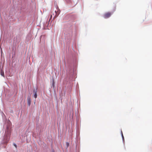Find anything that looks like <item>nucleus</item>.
<instances>
[{
	"label": "nucleus",
	"instance_id": "obj_9",
	"mask_svg": "<svg viewBox=\"0 0 152 152\" xmlns=\"http://www.w3.org/2000/svg\"><path fill=\"white\" fill-rule=\"evenodd\" d=\"M122 137H124V136H123V134H122Z\"/></svg>",
	"mask_w": 152,
	"mask_h": 152
},
{
	"label": "nucleus",
	"instance_id": "obj_11",
	"mask_svg": "<svg viewBox=\"0 0 152 152\" xmlns=\"http://www.w3.org/2000/svg\"><path fill=\"white\" fill-rule=\"evenodd\" d=\"M53 152H54V151H53Z\"/></svg>",
	"mask_w": 152,
	"mask_h": 152
},
{
	"label": "nucleus",
	"instance_id": "obj_5",
	"mask_svg": "<svg viewBox=\"0 0 152 152\" xmlns=\"http://www.w3.org/2000/svg\"><path fill=\"white\" fill-rule=\"evenodd\" d=\"M0 74L2 76L4 77V71L2 69H1V70Z\"/></svg>",
	"mask_w": 152,
	"mask_h": 152
},
{
	"label": "nucleus",
	"instance_id": "obj_7",
	"mask_svg": "<svg viewBox=\"0 0 152 152\" xmlns=\"http://www.w3.org/2000/svg\"><path fill=\"white\" fill-rule=\"evenodd\" d=\"M13 145L16 148H17V145L15 143H13Z\"/></svg>",
	"mask_w": 152,
	"mask_h": 152
},
{
	"label": "nucleus",
	"instance_id": "obj_6",
	"mask_svg": "<svg viewBox=\"0 0 152 152\" xmlns=\"http://www.w3.org/2000/svg\"><path fill=\"white\" fill-rule=\"evenodd\" d=\"M53 86V87H54V81L53 80V83L52 85V86Z\"/></svg>",
	"mask_w": 152,
	"mask_h": 152
},
{
	"label": "nucleus",
	"instance_id": "obj_2",
	"mask_svg": "<svg viewBox=\"0 0 152 152\" xmlns=\"http://www.w3.org/2000/svg\"><path fill=\"white\" fill-rule=\"evenodd\" d=\"M112 14V13L108 12L105 13L103 15V17L105 18H107L110 17Z\"/></svg>",
	"mask_w": 152,
	"mask_h": 152
},
{
	"label": "nucleus",
	"instance_id": "obj_1",
	"mask_svg": "<svg viewBox=\"0 0 152 152\" xmlns=\"http://www.w3.org/2000/svg\"><path fill=\"white\" fill-rule=\"evenodd\" d=\"M11 131V127L10 126H8L7 127L5 132V136L6 138V140H9L10 135Z\"/></svg>",
	"mask_w": 152,
	"mask_h": 152
},
{
	"label": "nucleus",
	"instance_id": "obj_3",
	"mask_svg": "<svg viewBox=\"0 0 152 152\" xmlns=\"http://www.w3.org/2000/svg\"><path fill=\"white\" fill-rule=\"evenodd\" d=\"M28 105L29 106L31 103V98L30 96H28L27 99Z\"/></svg>",
	"mask_w": 152,
	"mask_h": 152
},
{
	"label": "nucleus",
	"instance_id": "obj_8",
	"mask_svg": "<svg viewBox=\"0 0 152 152\" xmlns=\"http://www.w3.org/2000/svg\"><path fill=\"white\" fill-rule=\"evenodd\" d=\"M55 12H56V15H55V17H56L57 16H58V14H57L56 11H55Z\"/></svg>",
	"mask_w": 152,
	"mask_h": 152
},
{
	"label": "nucleus",
	"instance_id": "obj_10",
	"mask_svg": "<svg viewBox=\"0 0 152 152\" xmlns=\"http://www.w3.org/2000/svg\"><path fill=\"white\" fill-rule=\"evenodd\" d=\"M66 144H69V143H68V142H67V143H66Z\"/></svg>",
	"mask_w": 152,
	"mask_h": 152
},
{
	"label": "nucleus",
	"instance_id": "obj_4",
	"mask_svg": "<svg viewBox=\"0 0 152 152\" xmlns=\"http://www.w3.org/2000/svg\"><path fill=\"white\" fill-rule=\"evenodd\" d=\"M37 89H34L33 90V92L35 93L34 96L35 98H37Z\"/></svg>",
	"mask_w": 152,
	"mask_h": 152
}]
</instances>
